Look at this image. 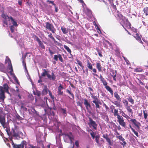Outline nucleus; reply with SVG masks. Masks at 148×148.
I'll return each mask as SVG.
<instances>
[{
	"instance_id": "obj_1",
	"label": "nucleus",
	"mask_w": 148,
	"mask_h": 148,
	"mask_svg": "<svg viewBox=\"0 0 148 148\" xmlns=\"http://www.w3.org/2000/svg\"><path fill=\"white\" fill-rule=\"evenodd\" d=\"M43 72L41 74V76H39V79L38 80V82L40 83L42 82L41 79L42 77H45L47 76L48 78L50 80H55L56 79V76L54 74V73L52 72L51 73V75L49 74V71L48 69H42Z\"/></svg>"
},
{
	"instance_id": "obj_2",
	"label": "nucleus",
	"mask_w": 148,
	"mask_h": 148,
	"mask_svg": "<svg viewBox=\"0 0 148 148\" xmlns=\"http://www.w3.org/2000/svg\"><path fill=\"white\" fill-rule=\"evenodd\" d=\"M62 135L63 136V139L65 142L72 143L74 138L71 132L64 133Z\"/></svg>"
},
{
	"instance_id": "obj_3",
	"label": "nucleus",
	"mask_w": 148,
	"mask_h": 148,
	"mask_svg": "<svg viewBox=\"0 0 148 148\" xmlns=\"http://www.w3.org/2000/svg\"><path fill=\"white\" fill-rule=\"evenodd\" d=\"M99 78L100 79V81L103 83V85L104 86L105 88L109 92L111 95L112 96L113 95V91L112 88L108 86L107 85L108 83L106 81L104 78L102 76L100 75Z\"/></svg>"
},
{
	"instance_id": "obj_4",
	"label": "nucleus",
	"mask_w": 148,
	"mask_h": 148,
	"mask_svg": "<svg viewBox=\"0 0 148 148\" xmlns=\"http://www.w3.org/2000/svg\"><path fill=\"white\" fill-rule=\"evenodd\" d=\"M88 124L90 128H92L95 130H97V124L90 117H88Z\"/></svg>"
},
{
	"instance_id": "obj_5",
	"label": "nucleus",
	"mask_w": 148,
	"mask_h": 148,
	"mask_svg": "<svg viewBox=\"0 0 148 148\" xmlns=\"http://www.w3.org/2000/svg\"><path fill=\"white\" fill-rule=\"evenodd\" d=\"M45 24L46 29L51 31L53 33H55L56 29L52 24L47 22L45 23Z\"/></svg>"
},
{
	"instance_id": "obj_6",
	"label": "nucleus",
	"mask_w": 148,
	"mask_h": 148,
	"mask_svg": "<svg viewBox=\"0 0 148 148\" xmlns=\"http://www.w3.org/2000/svg\"><path fill=\"white\" fill-rule=\"evenodd\" d=\"M87 66L88 68L90 70H92L93 73H92L93 75L95 76L98 77V75L96 74L97 72V71L95 68L93 69L92 66V64L90 62L89 60H87Z\"/></svg>"
},
{
	"instance_id": "obj_7",
	"label": "nucleus",
	"mask_w": 148,
	"mask_h": 148,
	"mask_svg": "<svg viewBox=\"0 0 148 148\" xmlns=\"http://www.w3.org/2000/svg\"><path fill=\"white\" fill-rule=\"evenodd\" d=\"M2 17L5 20H7L8 18L9 19V21H10V19L12 21V23L15 26H18V25L17 23L14 21V20L12 16H9L6 14H3L2 15Z\"/></svg>"
},
{
	"instance_id": "obj_8",
	"label": "nucleus",
	"mask_w": 148,
	"mask_h": 148,
	"mask_svg": "<svg viewBox=\"0 0 148 148\" xmlns=\"http://www.w3.org/2000/svg\"><path fill=\"white\" fill-rule=\"evenodd\" d=\"M117 121L119 122L120 125L122 127H125L126 126V123L124 122V119L123 117L120 115H119L117 117Z\"/></svg>"
},
{
	"instance_id": "obj_9",
	"label": "nucleus",
	"mask_w": 148,
	"mask_h": 148,
	"mask_svg": "<svg viewBox=\"0 0 148 148\" xmlns=\"http://www.w3.org/2000/svg\"><path fill=\"white\" fill-rule=\"evenodd\" d=\"M122 24V26L128 32V31L126 29V28L128 29H129L131 28V24L129 22L127 19L126 20V21L125 22V20L124 21V23H121Z\"/></svg>"
},
{
	"instance_id": "obj_10",
	"label": "nucleus",
	"mask_w": 148,
	"mask_h": 148,
	"mask_svg": "<svg viewBox=\"0 0 148 148\" xmlns=\"http://www.w3.org/2000/svg\"><path fill=\"white\" fill-rule=\"evenodd\" d=\"M84 100V104L85 106L86 110L90 114L91 113V112L90 111V109L91 108V106L90 103L88 101L87 99H85Z\"/></svg>"
},
{
	"instance_id": "obj_11",
	"label": "nucleus",
	"mask_w": 148,
	"mask_h": 148,
	"mask_svg": "<svg viewBox=\"0 0 148 148\" xmlns=\"http://www.w3.org/2000/svg\"><path fill=\"white\" fill-rule=\"evenodd\" d=\"M5 97V93L4 90H3V87L1 86H0V101H4Z\"/></svg>"
},
{
	"instance_id": "obj_12",
	"label": "nucleus",
	"mask_w": 148,
	"mask_h": 148,
	"mask_svg": "<svg viewBox=\"0 0 148 148\" xmlns=\"http://www.w3.org/2000/svg\"><path fill=\"white\" fill-rule=\"evenodd\" d=\"M13 136L14 137H17L19 136V134L21 133L15 127L14 129H13Z\"/></svg>"
},
{
	"instance_id": "obj_13",
	"label": "nucleus",
	"mask_w": 148,
	"mask_h": 148,
	"mask_svg": "<svg viewBox=\"0 0 148 148\" xmlns=\"http://www.w3.org/2000/svg\"><path fill=\"white\" fill-rule=\"evenodd\" d=\"M92 102L94 103L95 105V107L96 108V111L97 113L99 112V110L97 109L98 108L99 109L100 106L99 105H101L102 103L100 100L96 101H92Z\"/></svg>"
},
{
	"instance_id": "obj_14",
	"label": "nucleus",
	"mask_w": 148,
	"mask_h": 148,
	"mask_svg": "<svg viewBox=\"0 0 148 148\" xmlns=\"http://www.w3.org/2000/svg\"><path fill=\"white\" fill-rule=\"evenodd\" d=\"M117 16L119 18L120 20H121V23H124V21L125 20L126 18L119 12H118L117 15Z\"/></svg>"
},
{
	"instance_id": "obj_15",
	"label": "nucleus",
	"mask_w": 148,
	"mask_h": 148,
	"mask_svg": "<svg viewBox=\"0 0 148 148\" xmlns=\"http://www.w3.org/2000/svg\"><path fill=\"white\" fill-rule=\"evenodd\" d=\"M0 123L2 126L5 128V116L0 115Z\"/></svg>"
},
{
	"instance_id": "obj_16",
	"label": "nucleus",
	"mask_w": 148,
	"mask_h": 148,
	"mask_svg": "<svg viewBox=\"0 0 148 148\" xmlns=\"http://www.w3.org/2000/svg\"><path fill=\"white\" fill-rule=\"evenodd\" d=\"M29 53H27L26 54L24 55V57H22L23 60H22V64L23 66H24L25 71L28 72V71L27 68V66H26V64L25 61V58L26 57L27 54H29Z\"/></svg>"
},
{
	"instance_id": "obj_17",
	"label": "nucleus",
	"mask_w": 148,
	"mask_h": 148,
	"mask_svg": "<svg viewBox=\"0 0 148 148\" xmlns=\"http://www.w3.org/2000/svg\"><path fill=\"white\" fill-rule=\"evenodd\" d=\"M12 145L13 147V148H23L24 147V144L23 143H21L20 145H16L13 142V141L12 139Z\"/></svg>"
},
{
	"instance_id": "obj_18",
	"label": "nucleus",
	"mask_w": 148,
	"mask_h": 148,
	"mask_svg": "<svg viewBox=\"0 0 148 148\" xmlns=\"http://www.w3.org/2000/svg\"><path fill=\"white\" fill-rule=\"evenodd\" d=\"M130 121L135 126L137 127L138 129L140 128L139 125H140V123L139 122L137 121L136 119H131Z\"/></svg>"
},
{
	"instance_id": "obj_19",
	"label": "nucleus",
	"mask_w": 148,
	"mask_h": 148,
	"mask_svg": "<svg viewBox=\"0 0 148 148\" xmlns=\"http://www.w3.org/2000/svg\"><path fill=\"white\" fill-rule=\"evenodd\" d=\"M110 75L112 77L114 80L116 81V71L114 70H111L110 71Z\"/></svg>"
},
{
	"instance_id": "obj_20",
	"label": "nucleus",
	"mask_w": 148,
	"mask_h": 148,
	"mask_svg": "<svg viewBox=\"0 0 148 148\" xmlns=\"http://www.w3.org/2000/svg\"><path fill=\"white\" fill-rule=\"evenodd\" d=\"M86 14L89 17H91L92 16V11L89 8H86L85 9Z\"/></svg>"
},
{
	"instance_id": "obj_21",
	"label": "nucleus",
	"mask_w": 148,
	"mask_h": 148,
	"mask_svg": "<svg viewBox=\"0 0 148 148\" xmlns=\"http://www.w3.org/2000/svg\"><path fill=\"white\" fill-rule=\"evenodd\" d=\"M58 93L59 95H62L63 94V92L62 90L63 89V87L61 84H60L59 86L58 87Z\"/></svg>"
},
{
	"instance_id": "obj_22",
	"label": "nucleus",
	"mask_w": 148,
	"mask_h": 148,
	"mask_svg": "<svg viewBox=\"0 0 148 148\" xmlns=\"http://www.w3.org/2000/svg\"><path fill=\"white\" fill-rule=\"evenodd\" d=\"M103 138L106 139V141L108 143L109 145H111L112 144L111 140L110 139L108 138V135L107 134H103Z\"/></svg>"
},
{
	"instance_id": "obj_23",
	"label": "nucleus",
	"mask_w": 148,
	"mask_h": 148,
	"mask_svg": "<svg viewBox=\"0 0 148 148\" xmlns=\"http://www.w3.org/2000/svg\"><path fill=\"white\" fill-rule=\"evenodd\" d=\"M2 87H3V90H4V92H5L8 94L10 93L8 90L9 87L7 84H4L3 85V86Z\"/></svg>"
},
{
	"instance_id": "obj_24",
	"label": "nucleus",
	"mask_w": 148,
	"mask_h": 148,
	"mask_svg": "<svg viewBox=\"0 0 148 148\" xmlns=\"http://www.w3.org/2000/svg\"><path fill=\"white\" fill-rule=\"evenodd\" d=\"M134 37L140 43L143 44V42L141 40V38L140 36H139L138 34H136L135 36H134Z\"/></svg>"
},
{
	"instance_id": "obj_25",
	"label": "nucleus",
	"mask_w": 148,
	"mask_h": 148,
	"mask_svg": "<svg viewBox=\"0 0 148 148\" xmlns=\"http://www.w3.org/2000/svg\"><path fill=\"white\" fill-rule=\"evenodd\" d=\"M96 66L99 71L101 72L102 71V67L99 62H96Z\"/></svg>"
},
{
	"instance_id": "obj_26",
	"label": "nucleus",
	"mask_w": 148,
	"mask_h": 148,
	"mask_svg": "<svg viewBox=\"0 0 148 148\" xmlns=\"http://www.w3.org/2000/svg\"><path fill=\"white\" fill-rule=\"evenodd\" d=\"M114 97L116 98L117 101H121V99L120 97L118 95V93L116 92H115L114 93Z\"/></svg>"
},
{
	"instance_id": "obj_27",
	"label": "nucleus",
	"mask_w": 148,
	"mask_h": 148,
	"mask_svg": "<svg viewBox=\"0 0 148 148\" xmlns=\"http://www.w3.org/2000/svg\"><path fill=\"white\" fill-rule=\"evenodd\" d=\"M114 101L112 102V103L115 105L116 107L120 108L121 107L120 101Z\"/></svg>"
},
{
	"instance_id": "obj_28",
	"label": "nucleus",
	"mask_w": 148,
	"mask_h": 148,
	"mask_svg": "<svg viewBox=\"0 0 148 148\" xmlns=\"http://www.w3.org/2000/svg\"><path fill=\"white\" fill-rule=\"evenodd\" d=\"M48 89L46 86H45L44 89L42 91V95H44L47 94L48 91Z\"/></svg>"
},
{
	"instance_id": "obj_29",
	"label": "nucleus",
	"mask_w": 148,
	"mask_h": 148,
	"mask_svg": "<svg viewBox=\"0 0 148 148\" xmlns=\"http://www.w3.org/2000/svg\"><path fill=\"white\" fill-rule=\"evenodd\" d=\"M130 106L132 107V105H130V106H129V105L126 106L125 107L127 111L130 113H131L132 114H133V112L132 109L130 108Z\"/></svg>"
},
{
	"instance_id": "obj_30",
	"label": "nucleus",
	"mask_w": 148,
	"mask_h": 148,
	"mask_svg": "<svg viewBox=\"0 0 148 148\" xmlns=\"http://www.w3.org/2000/svg\"><path fill=\"white\" fill-rule=\"evenodd\" d=\"M143 114L144 115V118L146 120L147 118V117L148 116V114L147 110L145 108V110H143Z\"/></svg>"
},
{
	"instance_id": "obj_31",
	"label": "nucleus",
	"mask_w": 148,
	"mask_h": 148,
	"mask_svg": "<svg viewBox=\"0 0 148 148\" xmlns=\"http://www.w3.org/2000/svg\"><path fill=\"white\" fill-rule=\"evenodd\" d=\"M33 93L34 95H37L38 97H40L41 94V92L37 90H36L35 91H34Z\"/></svg>"
},
{
	"instance_id": "obj_32",
	"label": "nucleus",
	"mask_w": 148,
	"mask_h": 148,
	"mask_svg": "<svg viewBox=\"0 0 148 148\" xmlns=\"http://www.w3.org/2000/svg\"><path fill=\"white\" fill-rule=\"evenodd\" d=\"M61 29L63 33L64 34H67L68 32V29L63 27H61Z\"/></svg>"
},
{
	"instance_id": "obj_33",
	"label": "nucleus",
	"mask_w": 148,
	"mask_h": 148,
	"mask_svg": "<svg viewBox=\"0 0 148 148\" xmlns=\"http://www.w3.org/2000/svg\"><path fill=\"white\" fill-rule=\"evenodd\" d=\"M127 99L132 104H134V100L132 99L131 96H129L128 98Z\"/></svg>"
},
{
	"instance_id": "obj_34",
	"label": "nucleus",
	"mask_w": 148,
	"mask_h": 148,
	"mask_svg": "<svg viewBox=\"0 0 148 148\" xmlns=\"http://www.w3.org/2000/svg\"><path fill=\"white\" fill-rule=\"evenodd\" d=\"M76 60L77 62L76 63L78 64L82 69H83L84 68V67L83 66L82 62L77 59H76Z\"/></svg>"
},
{
	"instance_id": "obj_35",
	"label": "nucleus",
	"mask_w": 148,
	"mask_h": 148,
	"mask_svg": "<svg viewBox=\"0 0 148 148\" xmlns=\"http://www.w3.org/2000/svg\"><path fill=\"white\" fill-rule=\"evenodd\" d=\"M0 71L4 72L5 71V68L4 65L2 64H0Z\"/></svg>"
},
{
	"instance_id": "obj_36",
	"label": "nucleus",
	"mask_w": 148,
	"mask_h": 148,
	"mask_svg": "<svg viewBox=\"0 0 148 148\" xmlns=\"http://www.w3.org/2000/svg\"><path fill=\"white\" fill-rule=\"evenodd\" d=\"M116 137L118 138H119L120 140L123 141L124 144H126V142L125 141V139L122 137L121 135L118 136H116Z\"/></svg>"
},
{
	"instance_id": "obj_37",
	"label": "nucleus",
	"mask_w": 148,
	"mask_h": 148,
	"mask_svg": "<svg viewBox=\"0 0 148 148\" xmlns=\"http://www.w3.org/2000/svg\"><path fill=\"white\" fill-rule=\"evenodd\" d=\"M113 114L114 116H118L119 115L118 114V110L117 109L115 108L114 111L113 112Z\"/></svg>"
},
{
	"instance_id": "obj_38",
	"label": "nucleus",
	"mask_w": 148,
	"mask_h": 148,
	"mask_svg": "<svg viewBox=\"0 0 148 148\" xmlns=\"http://www.w3.org/2000/svg\"><path fill=\"white\" fill-rule=\"evenodd\" d=\"M5 63L8 64V66L12 65L11 61L10 59L9 58L7 59L5 61Z\"/></svg>"
},
{
	"instance_id": "obj_39",
	"label": "nucleus",
	"mask_w": 148,
	"mask_h": 148,
	"mask_svg": "<svg viewBox=\"0 0 148 148\" xmlns=\"http://www.w3.org/2000/svg\"><path fill=\"white\" fill-rule=\"evenodd\" d=\"M143 69L141 68H136L134 70V72H140L142 71Z\"/></svg>"
},
{
	"instance_id": "obj_40",
	"label": "nucleus",
	"mask_w": 148,
	"mask_h": 148,
	"mask_svg": "<svg viewBox=\"0 0 148 148\" xmlns=\"http://www.w3.org/2000/svg\"><path fill=\"white\" fill-rule=\"evenodd\" d=\"M38 42V43L39 46H40L42 48L44 49H45V47L44 45L40 40H39V41Z\"/></svg>"
},
{
	"instance_id": "obj_41",
	"label": "nucleus",
	"mask_w": 148,
	"mask_h": 148,
	"mask_svg": "<svg viewBox=\"0 0 148 148\" xmlns=\"http://www.w3.org/2000/svg\"><path fill=\"white\" fill-rule=\"evenodd\" d=\"M64 48L66 50V51L70 53H71V51L69 48L65 45H64Z\"/></svg>"
},
{
	"instance_id": "obj_42",
	"label": "nucleus",
	"mask_w": 148,
	"mask_h": 148,
	"mask_svg": "<svg viewBox=\"0 0 148 148\" xmlns=\"http://www.w3.org/2000/svg\"><path fill=\"white\" fill-rule=\"evenodd\" d=\"M123 103L125 106V107L129 105V103L128 101L126 99H124L123 101Z\"/></svg>"
},
{
	"instance_id": "obj_43",
	"label": "nucleus",
	"mask_w": 148,
	"mask_h": 148,
	"mask_svg": "<svg viewBox=\"0 0 148 148\" xmlns=\"http://www.w3.org/2000/svg\"><path fill=\"white\" fill-rule=\"evenodd\" d=\"M144 13L146 15H148V7H146L144 9Z\"/></svg>"
},
{
	"instance_id": "obj_44",
	"label": "nucleus",
	"mask_w": 148,
	"mask_h": 148,
	"mask_svg": "<svg viewBox=\"0 0 148 148\" xmlns=\"http://www.w3.org/2000/svg\"><path fill=\"white\" fill-rule=\"evenodd\" d=\"M99 135L96 136L95 137V140L96 143L99 144Z\"/></svg>"
},
{
	"instance_id": "obj_45",
	"label": "nucleus",
	"mask_w": 148,
	"mask_h": 148,
	"mask_svg": "<svg viewBox=\"0 0 148 148\" xmlns=\"http://www.w3.org/2000/svg\"><path fill=\"white\" fill-rule=\"evenodd\" d=\"M96 50L98 52L99 56L100 57H102L103 56L102 54V52L101 50L97 48L96 49Z\"/></svg>"
},
{
	"instance_id": "obj_46",
	"label": "nucleus",
	"mask_w": 148,
	"mask_h": 148,
	"mask_svg": "<svg viewBox=\"0 0 148 148\" xmlns=\"http://www.w3.org/2000/svg\"><path fill=\"white\" fill-rule=\"evenodd\" d=\"M49 92V95L52 99V100H53L54 99V96H53L52 95V93L51 92V91L49 90H48Z\"/></svg>"
},
{
	"instance_id": "obj_47",
	"label": "nucleus",
	"mask_w": 148,
	"mask_h": 148,
	"mask_svg": "<svg viewBox=\"0 0 148 148\" xmlns=\"http://www.w3.org/2000/svg\"><path fill=\"white\" fill-rule=\"evenodd\" d=\"M66 92L68 93H69V94H70V95H71V96L72 97H73V99L74 98V95L73 93H71V91L68 89H67L66 90Z\"/></svg>"
},
{
	"instance_id": "obj_48",
	"label": "nucleus",
	"mask_w": 148,
	"mask_h": 148,
	"mask_svg": "<svg viewBox=\"0 0 148 148\" xmlns=\"http://www.w3.org/2000/svg\"><path fill=\"white\" fill-rule=\"evenodd\" d=\"M90 131H91V132L90 133V134L92 137V138L93 139L95 138V133L91 130L90 129Z\"/></svg>"
},
{
	"instance_id": "obj_49",
	"label": "nucleus",
	"mask_w": 148,
	"mask_h": 148,
	"mask_svg": "<svg viewBox=\"0 0 148 148\" xmlns=\"http://www.w3.org/2000/svg\"><path fill=\"white\" fill-rule=\"evenodd\" d=\"M53 41L54 42L55 44H56L57 45H58L59 46H61L62 45V44L61 43H60V42H59L58 41H56L55 39Z\"/></svg>"
},
{
	"instance_id": "obj_50",
	"label": "nucleus",
	"mask_w": 148,
	"mask_h": 148,
	"mask_svg": "<svg viewBox=\"0 0 148 148\" xmlns=\"http://www.w3.org/2000/svg\"><path fill=\"white\" fill-rule=\"evenodd\" d=\"M91 97L92 98L94 99L93 101H99L98 99L97 98V97L96 96H94L93 95L91 96Z\"/></svg>"
},
{
	"instance_id": "obj_51",
	"label": "nucleus",
	"mask_w": 148,
	"mask_h": 148,
	"mask_svg": "<svg viewBox=\"0 0 148 148\" xmlns=\"http://www.w3.org/2000/svg\"><path fill=\"white\" fill-rule=\"evenodd\" d=\"M59 60L60 61L62 62H63V58L62 57L61 55L60 54H58V58Z\"/></svg>"
},
{
	"instance_id": "obj_52",
	"label": "nucleus",
	"mask_w": 148,
	"mask_h": 148,
	"mask_svg": "<svg viewBox=\"0 0 148 148\" xmlns=\"http://www.w3.org/2000/svg\"><path fill=\"white\" fill-rule=\"evenodd\" d=\"M14 26H15L13 25H11L10 26V29L12 33H13L14 32Z\"/></svg>"
},
{
	"instance_id": "obj_53",
	"label": "nucleus",
	"mask_w": 148,
	"mask_h": 148,
	"mask_svg": "<svg viewBox=\"0 0 148 148\" xmlns=\"http://www.w3.org/2000/svg\"><path fill=\"white\" fill-rule=\"evenodd\" d=\"M48 36L49 38H51L53 40V41L55 39L53 37V35L51 33H50V34L48 35Z\"/></svg>"
},
{
	"instance_id": "obj_54",
	"label": "nucleus",
	"mask_w": 148,
	"mask_h": 148,
	"mask_svg": "<svg viewBox=\"0 0 148 148\" xmlns=\"http://www.w3.org/2000/svg\"><path fill=\"white\" fill-rule=\"evenodd\" d=\"M110 108L111 110V112L113 113L115 108L114 106L112 105L110 107Z\"/></svg>"
},
{
	"instance_id": "obj_55",
	"label": "nucleus",
	"mask_w": 148,
	"mask_h": 148,
	"mask_svg": "<svg viewBox=\"0 0 148 148\" xmlns=\"http://www.w3.org/2000/svg\"><path fill=\"white\" fill-rule=\"evenodd\" d=\"M47 2L53 5H54V6H56V4L54 3V1H51L48 0L47 1Z\"/></svg>"
},
{
	"instance_id": "obj_56",
	"label": "nucleus",
	"mask_w": 148,
	"mask_h": 148,
	"mask_svg": "<svg viewBox=\"0 0 148 148\" xmlns=\"http://www.w3.org/2000/svg\"><path fill=\"white\" fill-rule=\"evenodd\" d=\"M58 55H54L53 59L56 61L58 60Z\"/></svg>"
},
{
	"instance_id": "obj_57",
	"label": "nucleus",
	"mask_w": 148,
	"mask_h": 148,
	"mask_svg": "<svg viewBox=\"0 0 148 148\" xmlns=\"http://www.w3.org/2000/svg\"><path fill=\"white\" fill-rule=\"evenodd\" d=\"M8 69L9 70H10V73H12L13 72V67L12 66V65H11L8 66Z\"/></svg>"
},
{
	"instance_id": "obj_58",
	"label": "nucleus",
	"mask_w": 148,
	"mask_h": 148,
	"mask_svg": "<svg viewBox=\"0 0 148 148\" xmlns=\"http://www.w3.org/2000/svg\"><path fill=\"white\" fill-rule=\"evenodd\" d=\"M115 54L117 56L120 55V53L119 50L116 49L115 50Z\"/></svg>"
},
{
	"instance_id": "obj_59",
	"label": "nucleus",
	"mask_w": 148,
	"mask_h": 148,
	"mask_svg": "<svg viewBox=\"0 0 148 148\" xmlns=\"http://www.w3.org/2000/svg\"><path fill=\"white\" fill-rule=\"evenodd\" d=\"M33 38H36V40L38 42V41H39V40H40V38L37 36H36V35H34L33 36Z\"/></svg>"
},
{
	"instance_id": "obj_60",
	"label": "nucleus",
	"mask_w": 148,
	"mask_h": 148,
	"mask_svg": "<svg viewBox=\"0 0 148 148\" xmlns=\"http://www.w3.org/2000/svg\"><path fill=\"white\" fill-rule=\"evenodd\" d=\"M5 130L7 133V134L8 135L10 136V129L8 128H7Z\"/></svg>"
},
{
	"instance_id": "obj_61",
	"label": "nucleus",
	"mask_w": 148,
	"mask_h": 148,
	"mask_svg": "<svg viewBox=\"0 0 148 148\" xmlns=\"http://www.w3.org/2000/svg\"><path fill=\"white\" fill-rule=\"evenodd\" d=\"M61 110L62 112L64 114H66V108H61Z\"/></svg>"
},
{
	"instance_id": "obj_62",
	"label": "nucleus",
	"mask_w": 148,
	"mask_h": 148,
	"mask_svg": "<svg viewBox=\"0 0 148 148\" xmlns=\"http://www.w3.org/2000/svg\"><path fill=\"white\" fill-rule=\"evenodd\" d=\"M111 6L112 8L115 11L116 10L117 8L115 5H114V4H111Z\"/></svg>"
},
{
	"instance_id": "obj_63",
	"label": "nucleus",
	"mask_w": 148,
	"mask_h": 148,
	"mask_svg": "<svg viewBox=\"0 0 148 148\" xmlns=\"http://www.w3.org/2000/svg\"><path fill=\"white\" fill-rule=\"evenodd\" d=\"M132 131L136 136H137V137L138 136V132L136 131L134 129L132 130Z\"/></svg>"
},
{
	"instance_id": "obj_64",
	"label": "nucleus",
	"mask_w": 148,
	"mask_h": 148,
	"mask_svg": "<svg viewBox=\"0 0 148 148\" xmlns=\"http://www.w3.org/2000/svg\"><path fill=\"white\" fill-rule=\"evenodd\" d=\"M75 145L76 146L77 148H78L79 147V142L78 140L75 141Z\"/></svg>"
}]
</instances>
